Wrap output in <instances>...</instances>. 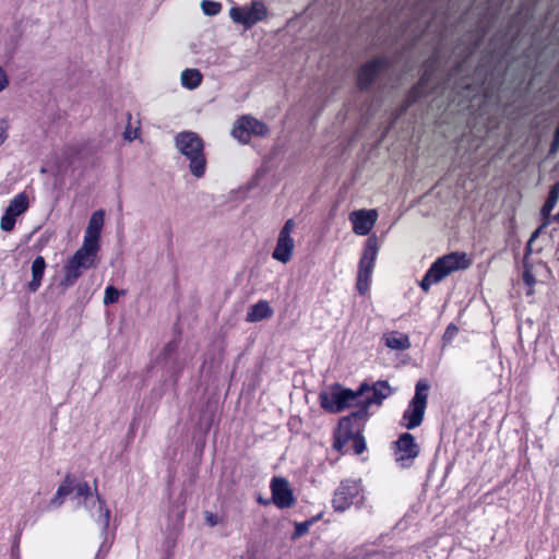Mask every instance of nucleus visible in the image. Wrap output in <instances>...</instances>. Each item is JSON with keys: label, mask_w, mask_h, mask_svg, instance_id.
<instances>
[{"label": "nucleus", "mask_w": 559, "mask_h": 559, "mask_svg": "<svg viewBox=\"0 0 559 559\" xmlns=\"http://www.w3.org/2000/svg\"><path fill=\"white\" fill-rule=\"evenodd\" d=\"M544 0H474L460 19L473 22L483 33L490 32L496 24H508L507 35H528L556 26L555 9L544 10Z\"/></svg>", "instance_id": "f257e3e1"}, {"label": "nucleus", "mask_w": 559, "mask_h": 559, "mask_svg": "<svg viewBox=\"0 0 559 559\" xmlns=\"http://www.w3.org/2000/svg\"><path fill=\"white\" fill-rule=\"evenodd\" d=\"M478 46L479 43L477 41L474 46L463 44L453 49L451 56L445 61V66L449 67V73L444 83L448 86L475 92L474 85L483 86L487 81L491 80L495 72L501 66L503 56L485 55L478 61L475 69L472 70Z\"/></svg>", "instance_id": "f03ea898"}, {"label": "nucleus", "mask_w": 559, "mask_h": 559, "mask_svg": "<svg viewBox=\"0 0 559 559\" xmlns=\"http://www.w3.org/2000/svg\"><path fill=\"white\" fill-rule=\"evenodd\" d=\"M350 7L359 15L360 23L371 27L384 24L394 25L404 14L406 0H349Z\"/></svg>", "instance_id": "7ed1b4c3"}, {"label": "nucleus", "mask_w": 559, "mask_h": 559, "mask_svg": "<svg viewBox=\"0 0 559 559\" xmlns=\"http://www.w3.org/2000/svg\"><path fill=\"white\" fill-rule=\"evenodd\" d=\"M369 390L370 386L367 382H362L356 391L344 388L340 383H333L320 392V406L332 414L341 413L353 406L359 408L360 397L369 392Z\"/></svg>", "instance_id": "20e7f679"}, {"label": "nucleus", "mask_w": 559, "mask_h": 559, "mask_svg": "<svg viewBox=\"0 0 559 559\" xmlns=\"http://www.w3.org/2000/svg\"><path fill=\"white\" fill-rule=\"evenodd\" d=\"M471 265V260L465 252H451L437 259L426 272L420 282V288L428 292L432 284H438L451 273L465 270Z\"/></svg>", "instance_id": "39448f33"}, {"label": "nucleus", "mask_w": 559, "mask_h": 559, "mask_svg": "<svg viewBox=\"0 0 559 559\" xmlns=\"http://www.w3.org/2000/svg\"><path fill=\"white\" fill-rule=\"evenodd\" d=\"M176 148L190 160V171L201 178L205 174L206 159L203 140L192 131H182L175 136Z\"/></svg>", "instance_id": "423d86ee"}, {"label": "nucleus", "mask_w": 559, "mask_h": 559, "mask_svg": "<svg viewBox=\"0 0 559 559\" xmlns=\"http://www.w3.org/2000/svg\"><path fill=\"white\" fill-rule=\"evenodd\" d=\"M96 258L97 252L84 247L79 248L63 266L64 274L60 286L72 287L85 271L96 266Z\"/></svg>", "instance_id": "0eeeda50"}, {"label": "nucleus", "mask_w": 559, "mask_h": 559, "mask_svg": "<svg viewBox=\"0 0 559 559\" xmlns=\"http://www.w3.org/2000/svg\"><path fill=\"white\" fill-rule=\"evenodd\" d=\"M429 389L430 385L426 379H419L416 382L415 394L402 416L403 426L406 429L412 430L421 425L427 408Z\"/></svg>", "instance_id": "6e6552de"}, {"label": "nucleus", "mask_w": 559, "mask_h": 559, "mask_svg": "<svg viewBox=\"0 0 559 559\" xmlns=\"http://www.w3.org/2000/svg\"><path fill=\"white\" fill-rule=\"evenodd\" d=\"M71 485H73L74 499L79 503H83L85 508H90V499L93 498L95 492L96 497L93 499V507H97L96 521L102 526L103 531H106L109 526L110 511L106 507L104 499L97 492V480H94V491L90 487L87 481H76L71 475Z\"/></svg>", "instance_id": "1a4fd4ad"}, {"label": "nucleus", "mask_w": 559, "mask_h": 559, "mask_svg": "<svg viewBox=\"0 0 559 559\" xmlns=\"http://www.w3.org/2000/svg\"><path fill=\"white\" fill-rule=\"evenodd\" d=\"M389 57H374L364 62L356 73V86L360 92H369L378 80L393 67Z\"/></svg>", "instance_id": "9d476101"}, {"label": "nucleus", "mask_w": 559, "mask_h": 559, "mask_svg": "<svg viewBox=\"0 0 559 559\" xmlns=\"http://www.w3.org/2000/svg\"><path fill=\"white\" fill-rule=\"evenodd\" d=\"M229 16L234 23L249 29L257 23L266 21L270 12L262 1L252 0L243 5L230 8Z\"/></svg>", "instance_id": "9b49d317"}, {"label": "nucleus", "mask_w": 559, "mask_h": 559, "mask_svg": "<svg viewBox=\"0 0 559 559\" xmlns=\"http://www.w3.org/2000/svg\"><path fill=\"white\" fill-rule=\"evenodd\" d=\"M378 251V238L376 235H372L366 240L365 248L359 261L356 287L360 295H365L369 289L371 273L374 266Z\"/></svg>", "instance_id": "f8f14e48"}, {"label": "nucleus", "mask_w": 559, "mask_h": 559, "mask_svg": "<svg viewBox=\"0 0 559 559\" xmlns=\"http://www.w3.org/2000/svg\"><path fill=\"white\" fill-rule=\"evenodd\" d=\"M443 61V53L440 48H437L433 52V57L430 62L425 64L424 73L421 74L418 83L414 85L411 91L407 93L405 98V104L402 107L401 111L406 110L408 107H411L413 104H415L418 99H420L424 96H428L435 93H444V91H426L429 80H430V70L432 67H437L438 69L441 68Z\"/></svg>", "instance_id": "ddd939ff"}, {"label": "nucleus", "mask_w": 559, "mask_h": 559, "mask_svg": "<svg viewBox=\"0 0 559 559\" xmlns=\"http://www.w3.org/2000/svg\"><path fill=\"white\" fill-rule=\"evenodd\" d=\"M269 127L252 116L245 115L236 120L231 129V135L242 144H248L252 135L265 136Z\"/></svg>", "instance_id": "4468645a"}, {"label": "nucleus", "mask_w": 559, "mask_h": 559, "mask_svg": "<svg viewBox=\"0 0 559 559\" xmlns=\"http://www.w3.org/2000/svg\"><path fill=\"white\" fill-rule=\"evenodd\" d=\"M366 419L367 417L355 415V412L350 413L348 416L341 418L337 428L334 432L333 449L336 450L337 452L346 453L348 451L346 449L347 443L354 437L361 432L360 426L356 425L354 421Z\"/></svg>", "instance_id": "2eb2a0df"}, {"label": "nucleus", "mask_w": 559, "mask_h": 559, "mask_svg": "<svg viewBox=\"0 0 559 559\" xmlns=\"http://www.w3.org/2000/svg\"><path fill=\"white\" fill-rule=\"evenodd\" d=\"M424 7L426 8V3L421 0L404 9L400 21L395 22L401 26L403 33L412 32L413 35H425L426 31L421 27L423 21L427 22Z\"/></svg>", "instance_id": "dca6fc26"}, {"label": "nucleus", "mask_w": 559, "mask_h": 559, "mask_svg": "<svg viewBox=\"0 0 559 559\" xmlns=\"http://www.w3.org/2000/svg\"><path fill=\"white\" fill-rule=\"evenodd\" d=\"M360 490V481L355 479L342 480L333 495L332 507L334 511H346L353 504L354 499L359 495Z\"/></svg>", "instance_id": "f3484780"}, {"label": "nucleus", "mask_w": 559, "mask_h": 559, "mask_svg": "<svg viewBox=\"0 0 559 559\" xmlns=\"http://www.w3.org/2000/svg\"><path fill=\"white\" fill-rule=\"evenodd\" d=\"M396 462L401 467H409L413 461L419 454V447L415 438L409 432L402 433L395 441Z\"/></svg>", "instance_id": "a211bd4d"}, {"label": "nucleus", "mask_w": 559, "mask_h": 559, "mask_svg": "<svg viewBox=\"0 0 559 559\" xmlns=\"http://www.w3.org/2000/svg\"><path fill=\"white\" fill-rule=\"evenodd\" d=\"M369 391H372V395L366 399L360 397L359 408L355 411V415L368 417L370 405H381L382 402L393 393L392 388L385 380H378L372 385L369 384Z\"/></svg>", "instance_id": "6ab92c4d"}, {"label": "nucleus", "mask_w": 559, "mask_h": 559, "mask_svg": "<svg viewBox=\"0 0 559 559\" xmlns=\"http://www.w3.org/2000/svg\"><path fill=\"white\" fill-rule=\"evenodd\" d=\"M28 209V197L25 192L16 194L5 209L1 217L0 227L4 231L13 230L16 217L22 215Z\"/></svg>", "instance_id": "aec40b11"}, {"label": "nucleus", "mask_w": 559, "mask_h": 559, "mask_svg": "<svg viewBox=\"0 0 559 559\" xmlns=\"http://www.w3.org/2000/svg\"><path fill=\"white\" fill-rule=\"evenodd\" d=\"M104 217L105 213L103 210H98L92 214L84 233L82 247L98 253L100 248L99 238L104 225Z\"/></svg>", "instance_id": "412c9836"}, {"label": "nucleus", "mask_w": 559, "mask_h": 559, "mask_svg": "<svg viewBox=\"0 0 559 559\" xmlns=\"http://www.w3.org/2000/svg\"><path fill=\"white\" fill-rule=\"evenodd\" d=\"M271 492L274 504L280 509L290 508L295 503V497L288 480L283 477H274L271 480Z\"/></svg>", "instance_id": "4be33fe9"}, {"label": "nucleus", "mask_w": 559, "mask_h": 559, "mask_svg": "<svg viewBox=\"0 0 559 559\" xmlns=\"http://www.w3.org/2000/svg\"><path fill=\"white\" fill-rule=\"evenodd\" d=\"M376 210H358L349 214V219L353 223V230L356 235H368L377 222Z\"/></svg>", "instance_id": "5701e85b"}, {"label": "nucleus", "mask_w": 559, "mask_h": 559, "mask_svg": "<svg viewBox=\"0 0 559 559\" xmlns=\"http://www.w3.org/2000/svg\"><path fill=\"white\" fill-rule=\"evenodd\" d=\"M294 247L295 242L290 236L278 235L276 247L272 253L273 259L282 263L289 262L292 259Z\"/></svg>", "instance_id": "b1692460"}, {"label": "nucleus", "mask_w": 559, "mask_h": 559, "mask_svg": "<svg viewBox=\"0 0 559 559\" xmlns=\"http://www.w3.org/2000/svg\"><path fill=\"white\" fill-rule=\"evenodd\" d=\"M274 311L266 300H259L252 305L246 316L247 322H259L264 319H269L273 316Z\"/></svg>", "instance_id": "393cba45"}, {"label": "nucleus", "mask_w": 559, "mask_h": 559, "mask_svg": "<svg viewBox=\"0 0 559 559\" xmlns=\"http://www.w3.org/2000/svg\"><path fill=\"white\" fill-rule=\"evenodd\" d=\"M46 270V261L44 257L38 255L32 263V280L28 283V289L32 293L38 290L41 285V280Z\"/></svg>", "instance_id": "a878e982"}, {"label": "nucleus", "mask_w": 559, "mask_h": 559, "mask_svg": "<svg viewBox=\"0 0 559 559\" xmlns=\"http://www.w3.org/2000/svg\"><path fill=\"white\" fill-rule=\"evenodd\" d=\"M385 345L394 350H405L411 347L409 337L400 332H391L384 335Z\"/></svg>", "instance_id": "bb28decb"}, {"label": "nucleus", "mask_w": 559, "mask_h": 559, "mask_svg": "<svg viewBox=\"0 0 559 559\" xmlns=\"http://www.w3.org/2000/svg\"><path fill=\"white\" fill-rule=\"evenodd\" d=\"M71 484V474H67L53 498L50 500V507L59 508L63 503L66 497L73 492V485Z\"/></svg>", "instance_id": "cd10ccee"}, {"label": "nucleus", "mask_w": 559, "mask_h": 559, "mask_svg": "<svg viewBox=\"0 0 559 559\" xmlns=\"http://www.w3.org/2000/svg\"><path fill=\"white\" fill-rule=\"evenodd\" d=\"M558 200H559V182L551 186L548 197L540 210V214H542L544 221H547L550 223V213L554 210V207L556 206Z\"/></svg>", "instance_id": "c85d7f7f"}, {"label": "nucleus", "mask_w": 559, "mask_h": 559, "mask_svg": "<svg viewBox=\"0 0 559 559\" xmlns=\"http://www.w3.org/2000/svg\"><path fill=\"white\" fill-rule=\"evenodd\" d=\"M181 84L188 90L197 88L202 82V74L197 69H186L181 72Z\"/></svg>", "instance_id": "c756f323"}, {"label": "nucleus", "mask_w": 559, "mask_h": 559, "mask_svg": "<svg viewBox=\"0 0 559 559\" xmlns=\"http://www.w3.org/2000/svg\"><path fill=\"white\" fill-rule=\"evenodd\" d=\"M438 5L435 10V16L443 15L445 17H451L457 11H461V4L457 3V0H437Z\"/></svg>", "instance_id": "7c9ffc66"}, {"label": "nucleus", "mask_w": 559, "mask_h": 559, "mask_svg": "<svg viewBox=\"0 0 559 559\" xmlns=\"http://www.w3.org/2000/svg\"><path fill=\"white\" fill-rule=\"evenodd\" d=\"M201 9L207 16H215L222 11V3L212 0H202Z\"/></svg>", "instance_id": "2f4dec72"}, {"label": "nucleus", "mask_w": 559, "mask_h": 559, "mask_svg": "<svg viewBox=\"0 0 559 559\" xmlns=\"http://www.w3.org/2000/svg\"><path fill=\"white\" fill-rule=\"evenodd\" d=\"M319 516H313L305 522L295 523V531L293 538H298L308 533L310 526L318 520Z\"/></svg>", "instance_id": "473e14b6"}, {"label": "nucleus", "mask_w": 559, "mask_h": 559, "mask_svg": "<svg viewBox=\"0 0 559 559\" xmlns=\"http://www.w3.org/2000/svg\"><path fill=\"white\" fill-rule=\"evenodd\" d=\"M120 292L115 286H107L105 289L104 305L108 306L118 301Z\"/></svg>", "instance_id": "72a5a7b5"}, {"label": "nucleus", "mask_w": 559, "mask_h": 559, "mask_svg": "<svg viewBox=\"0 0 559 559\" xmlns=\"http://www.w3.org/2000/svg\"><path fill=\"white\" fill-rule=\"evenodd\" d=\"M127 117H128V124H127V127L124 129L123 138H124L126 141L131 142V141L135 140L139 136L140 130H139V127L132 129L131 122H130L132 116H131L130 112L127 114Z\"/></svg>", "instance_id": "f704fd0d"}, {"label": "nucleus", "mask_w": 559, "mask_h": 559, "mask_svg": "<svg viewBox=\"0 0 559 559\" xmlns=\"http://www.w3.org/2000/svg\"><path fill=\"white\" fill-rule=\"evenodd\" d=\"M524 272H523V282L524 284L528 287V290H527V295H532L533 294V286L535 285L536 283V280L533 275V273L531 272V270L527 267L526 263L524 262Z\"/></svg>", "instance_id": "c9c22d12"}, {"label": "nucleus", "mask_w": 559, "mask_h": 559, "mask_svg": "<svg viewBox=\"0 0 559 559\" xmlns=\"http://www.w3.org/2000/svg\"><path fill=\"white\" fill-rule=\"evenodd\" d=\"M350 441H353V451L355 454H361L366 450V441L361 432Z\"/></svg>", "instance_id": "e433bc0d"}, {"label": "nucleus", "mask_w": 559, "mask_h": 559, "mask_svg": "<svg viewBox=\"0 0 559 559\" xmlns=\"http://www.w3.org/2000/svg\"><path fill=\"white\" fill-rule=\"evenodd\" d=\"M457 332H459L457 326L453 323H450L444 331V334L442 337L443 342L444 343L451 342L454 338V336L457 334Z\"/></svg>", "instance_id": "4c0bfd02"}, {"label": "nucleus", "mask_w": 559, "mask_h": 559, "mask_svg": "<svg viewBox=\"0 0 559 559\" xmlns=\"http://www.w3.org/2000/svg\"><path fill=\"white\" fill-rule=\"evenodd\" d=\"M178 346H179V341H177V340L169 341L163 348L162 354L165 357H169L177 350Z\"/></svg>", "instance_id": "58836bf2"}, {"label": "nucleus", "mask_w": 559, "mask_h": 559, "mask_svg": "<svg viewBox=\"0 0 559 559\" xmlns=\"http://www.w3.org/2000/svg\"><path fill=\"white\" fill-rule=\"evenodd\" d=\"M9 121L5 118L0 119V146L8 139Z\"/></svg>", "instance_id": "ea45409f"}, {"label": "nucleus", "mask_w": 559, "mask_h": 559, "mask_svg": "<svg viewBox=\"0 0 559 559\" xmlns=\"http://www.w3.org/2000/svg\"><path fill=\"white\" fill-rule=\"evenodd\" d=\"M295 225L296 224H295V221L293 218L287 219L285 222L284 226L282 227V229H281L278 235L290 236V233L294 229Z\"/></svg>", "instance_id": "a19ab883"}, {"label": "nucleus", "mask_w": 559, "mask_h": 559, "mask_svg": "<svg viewBox=\"0 0 559 559\" xmlns=\"http://www.w3.org/2000/svg\"><path fill=\"white\" fill-rule=\"evenodd\" d=\"M547 224H549V222L544 221L543 225H542L538 229H536V230L533 233V235L531 236V238H530V240H528V243H527V246H526L525 258H526V257L531 253V251H532V249H531V242H533V241H534V239H535V238L537 237V235L539 234L540 229H542L543 227H545Z\"/></svg>", "instance_id": "79ce46f5"}, {"label": "nucleus", "mask_w": 559, "mask_h": 559, "mask_svg": "<svg viewBox=\"0 0 559 559\" xmlns=\"http://www.w3.org/2000/svg\"><path fill=\"white\" fill-rule=\"evenodd\" d=\"M9 85V79L4 70L0 67V93Z\"/></svg>", "instance_id": "37998d69"}, {"label": "nucleus", "mask_w": 559, "mask_h": 559, "mask_svg": "<svg viewBox=\"0 0 559 559\" xmlns=\"http://www.w3.org/2000/svg\"><path fill=\"white\" fill-rule=\"evenodd\" d=\"M205 520L210 526H215L218 523L217 516L213 513H206Z\"/></svg>", "instance_id": "c03bdc74"}, {"label": "nucleus", "mask_w": 559, "mask_h": 559, "mask_svg": "<svg viewBox=\"0 0 559 559\" xmlns=\"http://www.w3.org/2000/svg\"><path fill=\"white\" fill-rule=\"evenodd\" d=\"M406 55H407V58H409V51H406ZM416 66V62L407 59L406 63H405V69H404V72H409L414 69V67Z\"/></svg>", "instance_id": "a18cd8bd"}, {"label": "nucleus", "mask_w": 559, "mask_h": 559, "mask_svg": "<svg viewBox=\"0 0 559 559\" xmlns=\"http://www.w3.org/2000/svg\"><path fill=\"white\" fill-rule=\"evenodd\" d=\"M108 549H105V544H103L98 550V552L96 554V557L95 559H104L106 554H107Z\"/></svg>", "instance_id": "49530a36"}, {"label": "nucleus", "mask_w": 559, "mask_h": 559, "mask_svg": "<svg viewBox=\"0 0 559 559\" xmlns=\"http://www.w3.org/2000/svg\"><path fill=\"white\" fill-rule=\"evenodd\" d=\"M550 221H554V222L559 223V212H558L556 215H554V216L550 218Z\"/></svg>", "instance_id": "de8ad7c7"}, {"label": "nucleus", "mask_w": 559, "mask_h": 559, "mask_svg": "<svg viewBox=\"0 0 559 559\" xmlns=\"http://www.w3.org/2000/svg\"><path fill=\"white\" fill-rule=\"evenodd\" d=\"M412 46H413V47L417 46V40H414V41L412 43Z\"/></svg>", "instance_id": "09e8293b"}, {"label": "nucleus", "mask_w": 559, "mask_h": 559, "mask_svg": "<svg viewBox=\"0 0 559 559\" xmlns=\"http://www.w3.org/2000/svg\"><path fill=\"white\" fill-rule=\"evenodd\" d=\"M258 501H259L260 503H265V502L263 501V499H261V498H259V499H258Z\"/></svg>", "instance_id": "8fccbe9b"}]
</instances>
